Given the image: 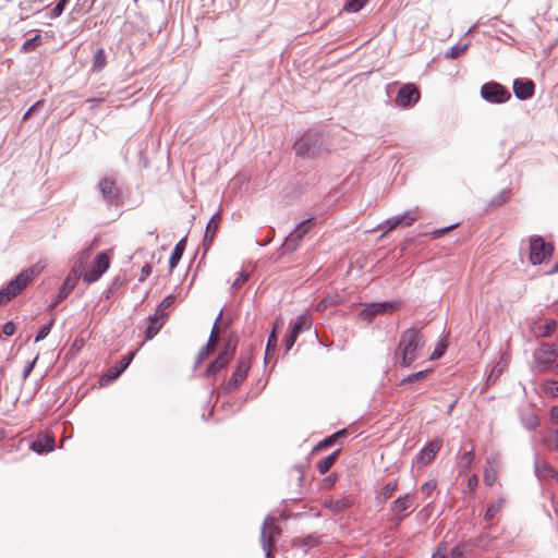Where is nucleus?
<instances>
[{
	"mask_svg": "<svg viewBox=\"0 0 558 558\" xmlns=\"http://www.w3.org/2000/svg\"><path fill=\"white\" fill-rule=\"evenodd\" d=\"M542 441L547 448L558 450V429L547 430Z\"/></svg>",
	"mask_w": 558,
	"mask_h": 558,
	"instance_id": "34",
	"label": "nucleus"
},
{
	"mask_svg": "<svg viewBox=\"0 0 558 558\" xmlns=\"http://www.w3.org/2000/svg\"><path fill=\"white\" fill-rule=\"evenodd\" d=\"M110 266V259L106 253H99L92 267L84 272V280L88 283L97 281Z\"/></svg>",
	"mask_w": 558,
	"mask_h": 558,
	"instance_id": "13",
	"label": "nucleus"
},
{
	"mask_svg": "<svg viewBox=\"0 0 558 558\" xmlns=\"http://www.w3.org/2000/svg\"><path fill=\"white\" fill-rule=\"evenodd\" d=\"M66 3H68V0H59V2L56 4V7L52 10V15L54 17L60 16L63 13Z\"/></svg>",
	"mask_w": 558,
	"mask_h": 558,
	"instance_id": "51",
	"label": "nucleus"
},
{
	"mask_svg": "<svg viewBox=\"0 0 558 558\" xmlns=\"http://www.w3.org/2000/svg\"><path fill=\"white\" fill-rule=\"evenodd\" d=\"M468 49V45L464 44V45H456L453 47H451L448 51L445 52V58L446 59H456L458 57H460L461 54H463Z\"/></svg>",
	"mask_w": 558,
	"mask_h": 558,
	"instance_id": "40",
	"label": "nucleus"
},
{
	"mask_svg": "<svg viewBox=\"0 0 558 558\" xmlns=\"http://www.w3.org/2000/svg\"><path fill=\"white\" fill-rule=\"evenodd\" d=\"M504 505L505 499L502 497L498 498V500L495 504L489 505L484 515L485 520L492 521L496 517L498 511L504 507Z\"/></svg>",
	"mask_w": 558,
	"mask_h": 558,
	"instance_id": "37",
	"label": "nucleus"
},
{
	"mask_svg": "<svg viewBox=\"0 0 558 558\" xmlns=\"http://www.w3.org/2000/svg\"><path fill=\"white\" fill-rule=\"evenodd\" d=\"M556 327L557 323L553 319H549L538 327V333L542 337H547L556 329Z\"/></svg>",
	"mask_w": 558,
	"mask_h": 558,
	"instance_id": "42",
	"label": "nucleus"
},
{
	"mask_svg": "<svg viewBox=\"0 0 558 558\" xmlns=\"http://www.w3.org/2000/svg\"><path fill=\"white\" fill-rule=\"evenodd\" d=\"M428 373H429V371H421V372L411 374L410 376H408L407 378H404L402 380V384L414 383L416 380L424 379L428 375Z\"/></svg>",
	"mask_w": 558,
	"mask_h": 558,
	"instance_id": "47",
	"label": "nucleus"
},
{
	"mask_svg": "<svg viewBox=\"0 0 558 558\" xmlns=\"http://www.w3.org/2000/svg\"><path fill=\"white\" fill-rule=\"evenodd\" d=\"M480 93L481 97L490 104H504L511 98L510 92L497 82L485 83Z\"/></svg>",
	"mask_w": 558,
	"mask_h": 558,
	"instance_id": "8",
	"label": "nucleus"
},
{
	"mask_svg": "<svg viewBox=\"0 0 558 558\" xmlns=\"http://www.w3.org/2000/svg\"><path fill=\"white\" fill-rule=\"evenodd\" d=\"M541 389L549 397L558 398V381L554 379H546L541 384Z\"/></svg>",
	"mask_w": 558,
	"mask_h": 558,
	"instance_id": "36",
	"label": "nucleus"
},
{
	"mask_svg": "<svg viewBox=\"0 0 558 558\" xmlns=\"http://www.w3.org/2000/svg\"><path fill=\"white\" fill-rule=\"evenodd\" d=\"M464 555H465V549L462 546L458 545L454 548H452L449 558H463Z\"/></svg>",
	"mask_w": 558,
	"mask_h": 558,
	"instance_id": "55",
	"label": "nucleus"
},
{
	"mask_svg": "<svg viewBox=\"0 0 558 558\" xmlns=\"http://www.w3.org/2000/svg\"><path fill=\"white\" fill-rule=\"evenodd\" d=\"M151 274V266L149 264H146L143 266L141 270V276L138 278L140 282H143L146 280V278Z\"/></svg>",
	"mask_w": 558,
	"mask_h": 558,
	"instance_id": "57",
	"label": "nucleus"
},
{
	"mask_svg": "<svg viewBox=\"0 0 558 558\" xmlns=\"http://www.w3.org/2000/svg\"><path fill=\"white\" fill-rule=\"evenodd\" d=\"M400 301H387L364 304V307L359 313V317L367 323L373 322L377 315H389L401 308Z\"/></svg>",
	"mask_w": 558,
	"mask_h": 558,
	"instance_id": "6",
	"label": "nucleus"
},
{
	"mask_svg": "<svg viewBox=\"0 0 558 558\" xmlns=\"http://www.w3.org/2000/svg\"><path fill=\"white\" fill-rule=\"evenodd\" d=\"M106 64H107L106 52L102 48H99L96 50V52L94 54L92 71L100 72L106 66Z\"/></svg>",
	"mask_w": 558,
	"mask_h": 558,
	"instance_id": "32",
	"label": "nucleus"
},
{
	"mask_svg": "<svg viewBox=\"0 0 558 558\" xmlns=\"http://www.w3.org/2000/svg\"><path fill=\"white\" fill-rule=\"evenodd\" d=\"M99 191L101 193L102 198L110 204H113L118 201L120 194L119 190L116 186V183L110 178H104L98 183Z\"/></svg>",
	"mask_w": 558,
	"mask_h": 558,
	"instance_id": "16",
	"label": "nucleus"
},
{
	"mask_svg": "<svg viewBox=\"0 0 558 558\" xmlns=\"http://www.w3.org/2000/svg\"><path fill=\"white\" fill-rule=\"evenodd\" d=\"M168 314L159 315L155 313L153 316L149 317V324L146 329V339L151 340L161 329L163 326L166 318Z\"/></svg>",
	"mask_w": 558,
	"mask_h": 558,
	"instance_id": "22",
	"label": "nucleus"
},
{
	"mask_svg": "<svg viewBox=\"0 0 558 558\" xmlns=\"http://www.w3.org/2000/svg\"><path fill=\"white\" fill-rule=\"evenodd\" d=\"M39 272V268L35 266L20 272L15 279L0 290V306L20 294Z\"/></svg>",
	"mask_w": 558,
	"mask_h": 558,
	"instance_id": "2",
	"label": "nucleus"
},
{
	"mask_svg": "<svg viewBox=\"0 0 558 558\" xmlns=\"http://www.w3.org/2000/svg\"><path fill=\"white\" fill-rule=\"evenodd\" d=\"M294 150L296 155L304 156V157H314L318 149L316 147V140H312L310 137H303L298 140L294 143Z\"/></svg>",
	"mask_w": 558,
	"mask_h": 558,
	"instance_id": "19",
	"label": "nucleus"
},
{
	"mask_svg": "<svg viewBox=\"0 0 558 558\" xmlns=\"http://www.w3.org/2000/svg\"><path fill=\"white\" fill-rule=\"evenodd\" d=\"M185 246H186V239L185 238H182L178 243L177 245L174 246L173 251H172V254L170 256V259H169V267H170V270H172L173 268L177 267V265L179 264L180 259L182 258V255L185 251Z\"/></svg>",
	"mask_w": 558,
	"mask_h": 558,
	"instance_id": "27",
	"label": "nucleus"
},
{
	"mask_svg": "<svg viewBox=\"0 0 558 558\" xmlns=\"http://www.w3.org/2000/svg\"><path fill=\"white\" fill-rule=\"evenodd\" d=\"M31 448L37 453L49 452L54 448V440L49 436H44L33 441Z\"/></svg>",
	"mask_w": 558,
	"mask_h": 558,
	"instance_id": "26",
	"label": "nucleus"
},
{
	"mask_svg": "<svg viewBox=\"0 0 558 558\" xmlns=\"http://www.w3.org/2000/svg\"><path fill=\"white\" fill-rule=\"evenodd\" d=\"M336 303H337L336 298H331V296H330V298H325V299H323V300L317 304L316 310H317V311H324V310H326L327 307H329V306H331V305H333V304H336Z\"/></svg>",
	"mask_w": 558,
	"mask_h": 558,
	"instance_id": "48",
	"label": "nucleus"
},
{
	"mask_svg": "<svg viewBox=\"0 0 558 558\" xmlns=\"http://www.w3.org/2000/svg\"><path fill=\"white\" fill-rule=\"evenodd\" d=\"M235 350H236V341L229 339L227 341V343L225 344V348L222 349V351L216 357V360L213 361L208 365V367L205 372V376L206 377L214 376L218 372L223 369L229 364V362L233 359V356L235 354Z\"/></svg>",
	"mask_w": 558,
	"mask_h": 558,
	"instance_id": "7",
	"label": "nucleus"
},
{
	"mask_svg": "<svg viewBox=\"0 0 558 558\" xmlns=\"http://www.w3.org/2000/svg\"><path fill=\"white\" fill-rule=\"evenodd\" d=\"M298 339V335L293 331H290V335L284 340V347L286 350L289 351L294 345L295 341Z\"/></svg>",
	"mask_w": 558,
	"mask_h": 558,
	"instance_id": "53",
	"label": "nucleus"
},
{
	"mask_svg": "<svg viewBox=\"0 0 558 558\" xmlns=\"http://www.w3.org/2000/svg\"><path fill=\"white\" fill-rule=\"evenodd\" d=\"M135 352H130L125 355L112 369H110V375L112 379L119 377L125 368L131 364L134 359Z\"/></svg>",
	"mask_w": 558,
	"mask_h": 558,
	"instance_id": "29",
	"label": "nucleus"
},
{
	"mask_svg": "<svg viewBox=\"0 0 558 558\" xmlns=\"http://www.w3.org/2000/svg\"><path fill=\"white\" fill-rule=\"evenodd\" d=\"M421 97L420 90L413 83H407L399 89L395 102L397 106L408 108L418 102Z\"/></svg>",
	"mask_w": 558,
	"mask_h": 558,
	"instance_id": "12",
	"label": "nucleus"
},
{
	"mask_svg": "<svg viewBox=\"0 0 558 558\" xmlns=\"http://www.w3.org/2000/svg\"><path fill=\"white\" fill-rule=\"evenodd\" d=\"M396 488H397V483L396 482L387 483L381 488L380 493L377 496V499L380 500V501H386L387 499H389L392 496V494L396 490Z\"/></svg>",
	"mask_w": 558,
	"mask_h": 558,
	"instance_id": "38",
	"label": "nucleus"
},
{
	"mask_svg": "<svg viewBox=\"0 0 558 558\" xmlns=\"http://www.w3.org/2000/svg\"><path fill=\"white\" fill-rule=\"evenodd\" d=\"M432 558H447V550L439 547Z\"/></svg>",
	"mask_w": 558,
	"mask_h": 558,
	"instance_id": "64",
	"label": "nucleus"
},
{
	"mask_svg": "<svg viewBox=\"0 0 558 558\" xmlns=\"http://www.w3.org/2000/svg\"><path fill=\"white\" fill-rule=\"evenodd\" d=\"M281 533L280 527L277 524V520L274 517H266L260 531V544L265 551L266 558H270L275 550V543Z\"/></svg>",
	"mask_w": 558,
	"mask_h": 558,
	"instance_id": "4",
	"label": "nucleus"
},
{
	"mask_svg": "<svg viewBox=\"0 0 558 558\" xmlns=\"http://www.w3.org/2000/svg\"><path fill=\"white\" fill-rule=\"evenodd\" d=\"M217 344V341L215 340V336L214 335H209V339L206 343V345H204L198 354H197V357H196V363H195V367H198L201 365V363L211 353L214 352L215 350V347Z\"/></svg>",
	"mask_w": 558,
	"mask_h": 558,
	"instance_id": "28",
	"label": "nucleus"
},
{
	"mask_svg": "<svg viewBox=\"0 0 558 558\" xmlns=\"http://www.w3.org/2000/svg\"><path fill=\"white\" fill-rule=\"evenodd\" d=\"M251 367V362L248 357H240L236 364L234 372L226 384V391L232 392L240 387V385L245 380L247 373Z\"/></svg>",
	"mask_w": 558,
	"mask_h": 558,
	"instance_id": "11",
	"label": "nucleus"
},
{
	"mask_svg": "<svg viewBox=\"0 0 558 558\" xmlns=\"http://www.w3.org/2000/svg\"><path fill=\"white\" fill-rule=\"evenodd\" d=\"M78 280V274L75 270H72L69 276L65 278L63 284L58 291V294L56 295V299L50 303V307H56L59 303H61L64 299L68 298V295L71 293V291L74 289Z\"/></svg>",
	"mask_w": 558,
	"mask_h": 558,
	"instance_id": "15",
	"label": "nucleus"
},
{
	"mask_svg": "<svg viewBox=\"0 0 558 558\" xmlns=\"http://www.w3.org/2000/svg\"><path fill=\"white\" fill-rule=\"evenodd\" d=\"M413 507V495L405 494L402 497L397 498L391 504V511L396 514H399L403 511H407Z\"/></svg>",
	"mask_w": 558,
	"mask_h": 558,
	"instance_id": "25",
	"label": "nucleus"
},
{
	"mask_svg": "<svg viewBox=\"0 0 558 558\" xmlns=\"http://www.w3.org/2000/svg\"><path fill=\"white\" fill-rule=\"evenodd\" d=\"M507 362L504 360H500L492 369L490 374L488 375V381H495L506 369Z\"/></svg>",
	"mask_w": 558,
	"mask_h": 558,
	"instance_id": "41",
	"label": "nucleus"
},
{
	"mask_svg": "<svg viewBox=\"0 0 558 558\" xmlns=\"http://www.w3.org/2000/svg\"><path fill=\"white\" fill-rule=\"evenodd\" d=\"M554 252V246L546 243L539 235L531 236L530 239V255L529 259L532 265L542 264Z\"/></svg>",
	"mask_w": 558,
	"mask_h": 558,
	"instance_id": "9",
	"label": "nucleus"
},
{
	"mask_svg": "<svg viewBox=\"0 0 558 558\" xmlns=\"http://www.w3.org/2000/svg\"><path fill=\"white\" fill-rule=\"evenodd\" d=\"M37 360H38V356H36L32 362H28L27 365L24 367L23 375H22L23 381H25L27 379V377L31 375Z\"/></svg>",
	"mask_w": 558,
	"mask_h": 558,
	"instance_id": "50",
	"label": "nucleus"
},
{
	"mask_svg": "<svg viewBox=\"0 0 558 558\" xmlns=\"http://www.w3.org/2000/svg\"><path fill=\"white\" fill-rule=\"evenodd\" d=\"M474 458L475 454L473 450L466 451L460 457L458 462L459 474H463L471 469Z\"/></svg>",
	"mask_w": 558,
	"mask_h": 558,
	"instance_id": "31",
	"label": "nucleus"
},
{
	"mask_svg": "<svg viewBox=\"0 0 558 558\" xmlns=\"http://www.w3.org/2000/svg\"><path fill=\"white\" fill-rule=\"evenodd\" d=\"M39 272V268L35 266L20 272L15 279L0 290V306L20 294Z\"/></svg>",
	"mask_w": 558,
	"mask_h": 558,
	"instance_id": "3",
	"label": "nucleus"
},
{
	"mask_svg": "<svg viewBox=\"0 0 558 558\" xmlns=\"http://www.w3.org/2000/svg\"><path fill=\"white\" fill-rule=\"evenodd\" d=\"M339 452H340V450H336L331 454H329V456L325 457L324 459H322L320 461H318L317 470L320 474H326L330 470V468L335 463Z\"/></svg>",
	"mask_w": 558,
	"mask_h": 558,
	"instance_id": "33",
	"label": "nucleus"
},
{
	"mask_svg": "<svg viewBox=\"0 0 558 558\" xmlns=\"http://www.w3.org/2000/svg\"><path fill=\"white\" fill-rule=\"evenodd\" d=\"M335 442H336L335 436L331 435V436L327 437L326 439H324L323 441H320L317 446V449L329 447V446L333 445Z\"/></svg>",
	"mask_w": 558,
	"mask_h": 558,
	"instance_id": "59",
	"label": "nucleus"
},
{
	"mask_svg": "<svg viewBox=\"0 0 558 558\" xmlns=\"http://www.w3.org/2000/svg\"><path fill=\"white\" fill-rule=\"evenodd\" d=\"M248 277L250 275L246 271H241L238 278L231 284V292H234L236 289H239L242 283L247 281Z\"/></svg>",
	"mask_w": 558,
	"mask_h": 558,
	"instance_id": "43",
	"label": "nucleus"
},
{
	"mask_svg": "<svg viewBox=\"0 0 558 558\" xmlns=\"http://www.w3.org/2000/svg\"><path fill=\"white\" fill-rule=\"evenodd\" d=\"M313 218L301 221L295 229L286 238L282 247L288 252H294L303 236L311 230Z\"/></svg>",
	"mask_w": 558,
	"mask_h": 558,
	"instance_id": "10",
	"label": "nucleus"
},
{
	"mask_svg": "<svg viewBox=\"0 0 558 558\" xmlns=\"http://www.w3.org/2000/svg\"><path fill=\"white\" fill-rule=\"evenodd\" d=\"M535 84L532 80L515 78L513 81V93L517 98L525 100L534 95Z\"/></svg>",
	"mask_w": 558,
	"mask_h": 558,
	"instance_id": "18",
	"label": "nucleus"
},
{
	"mask_svg": "<svg viewBox=\"0 0 558 558\" xmlns=\"http://www.w3.org/2000/svg\"><path fill=\"white\" fill-rule=\"evenodd\" d=\"M15 332V325L12 322H8L2 326V333L5 336H12Z\"/></svg>",
	"mask_w": 558,
	"mask_h": 558,
	"instance_id": "56",
	"label": "nucleus"
},
{
	"mask_svg": "<svg viewBox=\"0 0 558 558\" xmlns=\"http://www.w3.org/2000/svg\"><path fill=\"white\" fill-rule=\"evenodd\" d=\"M445 352V345L438 344L435 351L430 355V360L439 359Z\"/></svg>",
	"mask_w": 558,
	"mask_h": 558,
	"instance_id": "60",
	"label": "nucleus"
},
{
	"mask_svg": "<svg viewBox=\"0 0 558 558\" xmlns=\"http://www.w3.org/2000/svg\"><path fill=\"white\" fill-rule=\"evenodd\" d=\"M478 484V477L476 474H473L468 480V489L470 493H474Z\"/></svg>",
	"mask_w": 558,
	"mask_h": 558,
	"instance_id": "54",
	"label": "nucleus"
},
{
	"mask_svg": "<svg viewBox=\"0 0 558 558\" xmlns=\"http://www.w3.org/2000/svg\"><path fill=\"white\" fill-rule=\"evenodd\" d=\"M174 302V296L173 295H167L162 301L161 303L159 304L156 313L159 314V315H162V314H166L165 313V310L167 307H169L172 303Z\"/></svg>",
	"mask_w": 558,
	"mask_h": 558,
	"instance_id": "45",
	"label": "nucleus"
},
{
	"mask_svg": "<svg viewBox=\"0 0 558 558\" xmlns=\"http://www.w3.org/2000/svg\"><path fill=\"white\" fill-rule=\"evenodd\" d=\"M276 330H277V325L274 326V328L268 337V340H267V345H266V351H265V360L266 361L268 359H271L275 355V351H276V347H277Z\"/></svg>",
	"mask_w": 558,
	"mask_h": 558,
	"instance_id": "35",
	"label": "nucleus"
},
{
	"mask_svg": "<svg viewBox=\"0 0 558 558\" xmlns=\"http://www.w3.org/2000/svg\"><path fill=\"white\" fill-rule=\"evenodd\" d=\"M104 101L102 98H89L86 100L87 104H89V109L94 110L99 104Z\"/></svg>",
	"mask_w": 558,
	"mask_h": 558,
	"instance_id": "61",
	"label": "nucleus"
},
{
	"mask_svg": "<svg viewBox=\"0 0 558 558\" xmlns=\"http://www.w3.org/2000/svg\"><path fill=\"white\" fill-rule=\"evenodd\" d=\"M418 218V209H410L402 215L395 216L386 220V231H391L399 226L409 227Z\"/></svg>",
	"mask_w": 558,
	"mask_h": 558,
	"instance_id": "14",
	"label": "nucleus"
},
{
	"mask_svg": "<svg viewBox=\"0 0 558 558\" xmlns=\"http://www.w3.org/2000/svg\"><path fill=\"white\" fill-rule=\"evenodd\" d=\"M534 469L535 474L539 480H558V472L545 461L536 460Z\"/></svg>",
	"mask_w": 558,
	"mask_h": 558,
	"instance_id": "21",
	"label": "nucleus"
},
{
	"mask_svg": "<svg viewBox=\"0 0 558 558\" xmlns=\"http://www.w3.org/2000/svg\"><path fill=\"white\" fill-rule=\"evenodd\" d=\"M368 1L369 0H348L343 9L348 12L355 13L363 9Z\"/></svg>",
	"mask_w": 558,
	"mask_h": 558,
	"instance_id": "39",
	"label": "nucleus"
},
{
	"mask_svg": "<svg viewBox=\"0 0 558 558\" xmlns=\"http://www.w3.org/2000/svg\"><path fill=\"white\" fill-rule=\"evenodd\" d=\"M441 440L436 439L427 444L416 456V462L422 465L428 464L441 448Z\"/></svg>",
	"mask_w": 558,
	"mask_h": 558,
	"instance_id": "17",
	"label": "nucleus"
},
{
	"mask_svg": "<svg viewBox=\"0 0 558 558\" xmlns=\"http://www.w3.org/2000/svg\"><path fill=\"white\" fill-rule=\"evenodd\" d=\"M457 225H452V226H449V227H446V228H441V229H438V230H435L432 235L434 238H438L440 235H442L444 233H446L447 231H449L450 229L454 228Z\"/></svg>",
	"mask_w": 558,
	"mask_h": 558,
	"instance_id": "62",
	"label": "nucleus"
},
{
	"mask_svg": "<svg viewBox=\"0 0 558 558\" xmlns=\"http://www.w3.org/2000/svg\"><path fill=\"white\" fill-rule=\"evenodd\" d=\"M312 326V319L310 315L303 314L299 316L295 323L291 327V331L299 336L300 332L308 330Z\"/></svg>",
	"mask_w": 558,
	"mask_h": 558,
	"instance_id": "30",
	"label": "nucleus"
},
{
	"mask_svg": "<svg viewBox=\"0 0 558 558\" xmlns=\"http://www.w3.org/2000/svg\"><path fill=\"white\" fill-rule=\"evenodd\" d=\"M498 477V462L487 459L484 468V482L488 486H493Z\"/></svg>",
	"mask_w": 558,
	"mask_h": 558,
	"instance_id": "24",
	"label": "nucleus"
},
{
	"mask_svg": "<svg viewBox=\"0 0 558 558\" xmlns=\"http://www.w3.org/2000/svg\"><path fill=\"white\" fill-rule=\"evenodd\" d=\"M223 312L222 310L219 312L218 316L215 319L214 326L211 328L210 335L215 336V340L218 341V335H219V325L222 319Z\"/></svg>",
	"mask_w": 558,
	"mask_h": 558,
	"instance_id": "49",
	"label": "nucleus"
},
{
	"mask_svg": "<svg viewBox=\"0 0 558 558\" xmlns=\"http://www.w3.org/2000/svg\"><path fill=\"white\" fill-rule=\"evenodd\" d=\"M436 488L435 482H426L421 486V492L426 496H429Z\"/></svg>",
	"mask_w": 558,
	"mask_h": 558,
	"instance_id": "52",
	"label": "nucleus"
},
{
	"mask_svg": "<svg viewBox=\"0 0 558 558\" xmlns=\"http://www.w3.org/2000/svg\"><path fill=\"white\" fill-rule=\"evenodd\" d=\"M43 105V101L39 100L35 102L23 116V120H27L40 106Z\"/></svg>",
	"mask_w": 558,
	"mask_h": 558,
	"instance_id": "58",
	"label": "nucleus"
},
{
	"mask_svg": "<svg viewBox=\"0 0 558 558\" xmlns=\"http://www.w3.org/2000/svg\"><path fill=\"white\" fill-rule=\"evenodd\" d=\"M424 339L421 330L411 327L404 330L396 349V357L401 360L403 366H410L417 357L424 347Z\"/></svg>",
	"mask_w": 558,
	"mask_h": 558,
	"instance_id": "1",
	"label": "nucleus"
},
{
	"mask_svg": "<svg viewBox=\"0 0 558 558\" xmlns=\"http://www.w3.org/2000/svg\"><path fill=\"white\" fill-rule=\"evenodd\" d=\"M549 416L553 423L558 424V405L550 409Z\"/></svg>",
	"mask_w": 558,
	"mask_h": 558,
	"instance_id": "63",
	"label": "nucleus"
},
{
	"mask_svg": "<svg viewBox=\"0 0 558 558\" xmlns=\"http://www.w3.org/2000/svg\"><path fill=\"white\" fill-rule=\"evenodd\" d=\"M558 356V350L555 344L542 343L534 352L533 369L537 373L548 371L555 363Z\"/></svg>",
	"mask_w": 558,
	"mask_h": 558,
	"instance_id": "5",
	"label": "nucleus"
},
{
	"mask_svg": "<svg viewBox=\"0 0 558 558\" xmlns=\"http://www.w3.org/2000/svg\"><path fill=\"white\" fill-rule=\"evenodd\" d=\"M219 222H220V214L219 213L215 214L208 221V223L206 226L205 234H204V240H203V246H204L205 251H208L209 247L211 246L215 235H216V232L218 230Z\"/></svg>",
	"mask_w": 558,
	"mask_h": 558,
	"instance_id": "20",
	"label": "nucleus"
},
{
	"mask_svg": "<svg viewBox=\"0 0 558 558\" xmlns=\"http://www.w3.org/2000/svg\"><path fill=\"white\" fill-rule=\"evenodd\" d=\"M38 40H39V36H35L33 38L25 40L24 44L22 45V50L24 52H29V51L35 50L37 47Z\"/></svg>",
	"mask_w": 558,
	"mask_h": 558,
	"instance_id": "44",
	"label": "nucleus"
},
{
	"mask_svg": "<svg viewBox=\"0 0 558 558\" xmlns=\"http://www.w3.org/2000/svg\"><path fill=\"white\" fill-rule=\"evenodd\" d=\"M52 325H53V320H51L49 324L43 326L40 328V330L38 331V333L36 335L35 341L39 342V341L44 340L49 335Z\"/></svg>",
	"mask_w": 558,
	"mask_h": 558,
	"instance_id": "46",
	"label": "nucleus"
},
{
	"mask_svg": "<svg viewBox=\"0 0 558 558\" xmlns=\"http://www.w3.org/2000/svg\"><path fill=\"white\" fill-rule=\"evenodd\" d=\"M352 500L348 497H340L337 499H329L325 501V507L328 508L332 513L338 514L350 508Z\"/></svg>",
	"mask_w": 558,
	"mask_h": 558,
	"instance_id": "23",
	"label": "nucleus"
}]
</instances>
